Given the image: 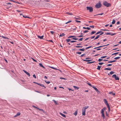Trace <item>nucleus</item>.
I'll list each match as a JSON object with an SVG mask.
<instances>
[{
    "instance_id": "11",
    "label": "nucleus",
    "mask_w": 121,
    "mask_h": 121,
    "mask_svg": "<svg viewBox=\"0 0 121 121\" xmlns=\"http://www.w3.org/2000/svg\"><path fill=\"white\" fill-rule=\"evenodd\" d=\"M92 87L93 88L96 92H99L98 90L96 87H95L94 86H93Z\"/></svg>"
},
{
    "instance_id": "26",
    "label": "nucleus",
    "mask_w": 121,
    "mask_h": 121,
    "mask_svg": "<svg viewBox=\"0 0 121 121\" xmlns=\"http://www.w3.org/2000/svg\"><path fill=\"white\" fill-rule=\"evenodd\" d=\"M115 72L112 71H111L110 73V75H112V74L114 73Z\"/></svg>"
},
{
    "instance_id": "13",
    "label": "nucleus",
    "mask_w": 121,
    "mask_h": 121,
    "mask_svg": "<svg viewBox=\"0 0 121 121\" xmlns=\"http://www.w3.org/2000/svg\"><path fill=\"white\" fill-rule=\"evenodd\" d=\"M38 85H39V86H42L43 87H44L45 88H46V87L43 84H42L39 83L38 84Z\"/></svg>"
},
{
    "instance_id": "6",
    "label": "nucleus",
    "mask_w": 121,
    "mask_h": 121,
    "mask_svg": "<svg viewBox=\"0 0 121 121\" xmlns=\"http://www.w3.org/2000/svg\"><path fill=\"white\" fill-rule=\"evenodd\" d=\"M112 77L113 78H115L116 80H119V78L118 76H117L116 75L114 74L112 76Z\"/></svg>"
},
{
    "instance_id": "45",
    "label": "nucleus",
    "mask_w": 121,
    "mask_h": 121,
    "mask_svg": "<svg viewBox=\"0 0 121 121\" xmlns=\"http://www.w3.org/2000/svg\"><path fill=\"white\" fill-rule=\"evenodd\" d=\"M72 39L74 40H77L78 39L77 38H73L71 39Z\"/></svg>"
},
{
    "instance_id": "47",
    "label": "nucleus",
    "mask_w": 121,
    "mask_h": 121,
    "mask_svg": "<svg viewBox=\"0 0 121 121\" xmlns=\"http://www.w3.org/2000/svg\"><path fill=\"white\" fill-rule=\"evenodd\" d=\"M118 52L116 53H113L112 54V55H116L118 54Z\"/></svg>"
},
{
    "instance_id": "63",
    "label": "nucleus",
    "mask_w": 121,
    "mask_h": 121,
    "mask_svg": "<svg viewBox=\"0 0 121 121\" xmlns=\"http://www.w3.org/2000/svg\"><path fill=\"white\" fill-rule=\"evenodd\" d=\"M101 33L99 35V36L100 35H102V34H104V33L103 32H101Z\"/></svg>"
},
{
    "instance_id": "41",
    "label": "nucleus",
    "mask_w": 121,
    "mask_h": 121,
    "mask_svg": "<svg viewBox=\"0 0 121 121\" xmlns=\"http://www.w3.org/2000/svg\"><path fill=\"white\" fill-rule=\"evenodd\" d=\"M107 57L106 56H102L101 57V58H104L105 57Z\"/></svg>"
},
{
    "instance_id": "27",
    "label": "nucleus",
    "mask_w": 121,
    "mask_h": 121,
    "mask_svg": "<svg viewBox=\"0 0 121 121\" xmlns=\"http://www.w3.org/2000/svg\"><path fill=\"white\" fill-rule=\"evenodd\" d=\"M75 37V36H69L68 37V38H71Z\"/></svg>"
},
{
    "instance_id": "12",
    "label": "nucleus",
    "mask_w": 121,
    "mask_h": 121,
    "mask_svg": "<svg viewBox=\"0 0 121 121\" xmlns=\"http://www.w3.org/2000/svg\"><path fill=\"white\" fill-rule=\"evenodd\" d=\"M109 94L111 95H115V93H113V92H110L109 93Z\"/></svg>"
},
{
    "instance_id": "64",
    "label": "nucleus",
    "mask_w": 121,
    "mask_h": 121,
    "mask_svg": "<svg viewBox=\"0 0 121 121\" xmlns=\"http://www.w3.org/2000/svg\"><path fill=\"white\" fill-rule=\"evenodd\" d=\"M88 31V30H85L83 32V33H86Z\"/></svg>"
},
{
    "instance_id": "3",
    "label": "nucleus",
    "mask_w": 121,
    "mask_h": 121,
    "mask_svg": "<svg viewBox=\"0 0 121 121\" xmlns=\"http://www.w3.org/2000/svg\"><path fill=\"white\" fill-rule=\"evenodd\" d=\"M103 4L105 6L107 7H110L111 5V4H110L108 3L106 1H104L103 2Z\"/></svg>"
},
{
    "instance_id": "59",
    "label": "nucleus",
    "mask_w": 121,
    "mask_h": 121,
    "mask_svg": "<svg viewBox=\"0 0 121 121\" xmlns=\"http://www.w3.org/2000/svg\"><path fill=\"white\" fill-rule=\"evenodd\" d=\"M60 78V79H65V80H66V79L65 78Z\"/></svg>"
},
{
    "instance_id": "57",
    "label": "nucleus",
    "mask_w": 121,
    "mask_h": 121,
    "mask_svg": "<svg viewBox=\"0 0 121 121\" xmlns=\"http://www.w3.org/2000/svg\"><path fill=\"white\" fill-rule=\"evenodd\" d=\"M90 27L92 28H94V26H90Z\"/></svg>"
},
{
    "instance_id": "49",
    "label": "nucleus",
    "mask_w": 121,
    "mask_h": 121,
    "mask_svg": "<svg viewBox=\"0 0 121 121\" xmlns=\"http://www.w3.org/2000/svg\"><path fill=\"white\" fill-rule=\"evenodd\" d=\"M112 65L111 64H108L107 65V66H112Z\"/></svg>"
},
{
    "instance_id": "39",
    "label": "nucleus",
    "mask_w": 121,
    "mask_h": 121,
    "mask_svg": "<svg viewBox=\"0 0 121 121\" xmlns=\"http://www.w3.org/2000/svg\"><path fill=\"white\" fill-rule=\"evenodd\" d=\"M21 114V113L20 112H18L17 114V115L18 116H19Z\"/></svg>"
},
{
    "instance_id": "48",
    "label": "nucleus",
    "mask_w": 121,
    "mask_h": 121,
    "mask_svg": "<svg viewBox=\"0 0 121 121\" xmlns=\"http://www.w3.org/2000/svg\"><path fill=\"white\" fill-rule=\"evenodd\" d=\"M83 39V38H81L78 40L80 41H82V40Z\"/></svg>"
},
{
    "instance_id": "2",
    "label": "nucleus",
    "mask_w": 121,
    "mask_h": 121,
    "mask_svg": "<svg viewBox=\"0 0 121 121\" xmlns=\"http://www.w3.org/2000/svg\"><path fill=\"white\" fill-rule=\"evenodd\" d=\"M104 101L105 103V104L106 105L108 108V110L109 111H110V108L109 105V104H108L107 101L106 100V99H104Z\"/></svg>"
},
{
    "instance_id": "54",
    "label": "nucleus",
    "mask_w": 121,
    "mask_h": 121,
    "mask_svg": "<svg viewBox=\"0 0 121 121\" xmlns=\"http://www.w3.org/2000/svg\"><path fill=\"white\" fill-rule=\"evenodd\" d=\"M45 82L48 84H49L50 83V82L49 81L46 82V81H45Z\"/></svg>"
},
{
    "instance_id": "16",
    "label": "nucleus",
    "mask_w": 121,
    "mask_h": 121,
    "mask_svg": "<svg viewBox=\"0 0 121 121\" xmlns=\"http://www.w3.org/2000/svg\"><path fill=\"white\" fill-rule=\"evenodd\" d=\"M60 114L63 117H65L66 116L65 115L62 113L61 112H60Z\"/></svg>"
},
{
    "instance_id": "56",
    "label": "nucleus",
    "mask_w": 121,
    "mask_h": 121,
    "mask_svg": "<svg viewBox=\"0 0 121 121\" xmlns=\"http://www.w3.org/2000/svg\"><path fill=\"white\" fill-rule=\"evenodd\" d=\"M33 77L35 78H36V76L35 74H34L33 75Z\"/></svg>"
},
{
    "instance_id": "46",
    "label": "nucleus",
    "mask_w": 121,
    "mask_h": 121,
    "mask_svg": "<svg viewBox=\"0 0 121 121\" xmlns=\"http://www.w3.org/2000/svg\"><path fill=\"white\" fill-rule=\"evenodd\" d=\"M33 107H34V108H36V109H39V108H37V107H36L35 106H33Z\"/></svg>"
},
{
    "instance_id": "37",
    "label": "nucleus",
    "mask_w": 121,
    "mask_h": 121,
    "mask_svg": "<svg viewBox=\"0 0 121 121\" xmlns=\"http://www.w3.org/2000/svg\"><path fill=\"white\" fill-rule=\"evenodd\" d=\"M96 32L95 31H92L91 34H95V33H96Z\"/></svg>"
},
{
    "instance_id": "35",
    "label": "nucleus",
    "mask_w": 121,
    "mask_h": 121,
    "mask_svg": "<svg viewBox=\"0 0 121 121\" xmlns=\"http://www.w3.org/2000/svg\"><path fill=\"white\" fill-rule=\"evenodd\" d=\"M73 87L75 89L78 90V88L75 86H73Z\"/></svg>"
},
{
    "instance_id": "51",
    "label": "nucleus",
    "mask_w": 121,
    "mask_h": 121,
    "mask_svg": "<svg viewBox=\"0 0 121 121\" xmlns=\"http://www.w3.org/2000/svg\"><path fill=\"white\" fill-rule=\"evenodd\" d=\"M98 64L99 65H101L103 64L104 63H99Z\"/></svg>"
},
{
    "instance_id": "32",
    "label": "nucleus",
    "mask_w": 121,
    "mask_h": 121,
    "mask_svg": "<svg viewBox=\"0 0 121 121\" xmlns=\"http://www.w3.org/2000/svg\"><path fill=\"white\" fill-rule=\"evenodd\" d=\"M95 62V61H94L93 62H88L87 63V64H91V63H94Z\"/></svg>"
},
{
    "instance_id": "23",
    "label": "nucleus",
    "mask_w": 121,
    "mask_h": 121,
    "mask_svg": "<svg viewBox=\"0 0 121 121\" xmlns=\"http://www.w3.org/2000/svg\"><path fill=\"white\" fill-rule=\"evenodd\" d=\"M115 20L114 19H113V20L112 21V24H114L115 23Z\"/></svg>"
},
{
    "instance_id": "8",
    "label": "nucleus",
    "mask_w": 121,
    "mask_h": 121,
    "mask_svg": "<svg viewBox=\"0 0 121 121\" xmlns=\"http://www.w3.org/2000/svg\"><path fill=\"white\" fill-rule=\"evenodd\" d=\"M106 35H111V36H113V35H115V34H116L115 33L112 34V33H106Z\"/></svg>"
},
{
    "instance_id": "21",
    "label": "nucleus",
    "mask_w": 121,
    "mask_h": 121,
    "mask_svg": "<svg viewBox=\"0 0 121 121\" xmlns=\"http://www.w3.org/2000/svg\"><path fill=\"white\" fill-rule=\"evenodd\" d=\"M52 101L54 102V103L56 105H57L58 104L56 102V101L54 100H53Z\"/></svg>"
},
{
    "instance_id": "30",
    "label": "nucleus",
    "mask_w": 121,
    "mask_h": 121,
    "mask_svg": "<svg viewBox=\"0 0 121 121\" xmlns=\"http://www.w3.org/2000/svg\"><path fill=\"white\" fill-rule=\"evenodd\" d=\"M87 83L88 85H89V86H90L91 87H93V86H92L91 85L90 83Z\"/></svg>"
},
{
    "instance_id": "60",
    "label": "nucleus",
    "mask_w": 121,
    "mask_h": 121,
    "mask_svg": "<svg viewBox=\"0 0 121 121\" xmlns=\"http://www.w3.org/2000/svg\"><path fill=\"white\" fill-rule=\"evenodd\" d=\"M83 36V35H81L79 36H78V37H82Z\"/></svg>"
},
{
    "instance_id": "36",
    "label": "nucleus",
    "mask_w": 121,
    "mask_h": 121,
    "mask_svg": "<svg viewBox=\"0 0 121 121\" xmlns=\"http://www.w3.org/2000/svg\"><path fill=\"white\" fill-rule=\"evenodd\" d=\"M82 46H75V47L76 48H82Z\"/></svg>"
},
{
    "instance_id": "9",
    "label": "nucleus",
    "mask_w": 121,
    "mask_h": 121,
    "mask_svg": "<svg viewBox=\"0 0 121 121\" xmlns=\"http://www.w3.org/2000/svg\"><path fill=\"white\" fill-rule=\"evenodd\" d=\"M109 44H108L106 45H103V46H99V47H96V48H94V49H96V48H99L102 47H104V46H106L108 45H109Z\"/></svg>"
},
{
    "instance_id": "29",
    "label": "nucleus",
    "mask_w": 121,
    "mask_h": 121,
    "mask_svg": "<svg viewBox=\"0 0 121 121\" xmlns=\"http://www.w3.org/2000/svg\"><path fill=\"white\" fill-rule=\"evenodd\" d=\"M66 41H67V42H68L69 41H71V40L70 39H66Z\"/></svg>"
},
{
    "instance_id": "33",
    "label": "nucleus",
    "mask_w": 121,
    "mask_h": 121,
    "mask_svg": "<svg viewBox=\"0 0 121 121\" xmlns=\"http://www.w3.org/2000/svg\"><path fill=\"white\" fill-rule=\"evenodd\" d=\"M120 58V57H115L114 58V59L115 60H117L118 59Z\"/></svg>"
},
{
    "instance_id": "42",
    "label": "nucleus",
    "mask_w": 121,
    "mask_h": 121,
    "mask_svg": "<svg viewBox=\"0 0 121 121\" xmlns=\"http://www.w3.org/2000/svg\"><path fill=\"white\" fill-rule=\"evenodd\" d=\"M2 38H3L4 39H8L7 37L4 36H2Z\"/></svg>"
},
{
    "instance_id": "62",
    "label": "nucleus",
    "mask_w": 121,
    "mask_h": 121,
    "mask_svg": "<svg viewBox=\"0 0 121 121\" xmlns=\"http://www.w3.org/2000/svg\"><path fill=\"white\" fill-rule=\"evenodd\" d=\"M103 14V13H100V14H99L97 15H102Z\"/></svg>"
},
{
    "instance_id": "22",
    "label": "nucleus",
    "mask_w": 121,
    "mask_h": 121,
    "mask_svg": "<svg viewBox=\"0 0 121 121\" xmlns=\"http://www.w3.org/2000/svg\"><path fill=\"white\" fill-rule=\"evenodd\" d=\"M84 61H86V62H89L91 60H83Z\"/></svg>"
},
{
    "instance_id": "44",
    "label": "nucleus",
    "mask_w": 121,
    "mask_h": 121,
    "mask_svg": "<svg viewBox=\"0 0 121 121\" xmlns=\"http://www.w3.org/2000/svg\"><path fill=\"white\" fill-rule=\"evenodd\" d=\"M76 41L74 40H72L70 41V42L71 43L76 42Z\"/></svg>"
},
{
    "instance_id": "17",
    "label": "nucleus",
    "mask_w": 121,
    "mask_h": 121,
    "mask_svg": "<svg viewBox=\"0 0 121 121\" xmlns=\"http://www.w3.org/2000/svg\"><path fill=\"white\" fill-rule=\"evenodd\" d=\"M104 70H111V68H106L104 69Z\"/></svg>"
},
{
    "instance_id": "50",
    "label": "nucleus",
    "mask_w": 121,
    "mask_h": 121,
    "mask_svg": "<svg viewBox=\"0 0 121 121\" xmlns=\"http://www.w3.org/2000/svg\"><path fill=\"white\" fill-rule=\"evenodd\" d=\"M75 21L77 22H81L79 21H78L76 20H75Z\"/></svg>"
},
{
    "instance_id": "31",
    "label": "nucleus",
    "mask_w": 121,
    "mask_h": 121,
    "mask_svg": "<svg viewBox=\"0 0 121 121\" xmlns=\"http://www.w3.org/2000/svg\"><path fill=\"white\" fill-rule=\"evenodd\" d=\"M23 17L25 18H30L29 17H28L26 15H23Z\"/></svg>"
},
{
    "instance_id": "14",
    "label": "nucleus",
    "mask_w": 121,
    "mask_h": 121,
    "mask_svg": "<svg viewBox=\"0 0 121 121\" xmlns=\"http://www.w3.org/2000/svg\"><path fill=\"white\" fill-rule=\"evenodd\" d=\"M43 35H42V36H38V38L41 39H43Z\"/></svg>"
},
{
    "instance_id": "40",
    "label": "nucleus",
    "mask_w": 121,
    "mask_h": 121,
    "mask_svg": "<svg viewBox=\"0 0 121 121\" xmlns=\"http://www.w3.org/2000/svg\"><path fill=\"white\" fill-rule=\"evenodd\" d=\"M91 46H89V47H86V49H87L90 48H91Z\"/></svg>"
},
{
    "instance_id": "4",
    "label": "nucleus",
    "mask_w": 121,
    "mask_h": 121,
    "mask_svg": "<svg viewBox=\"0 0 121 121\" xmlns=\"http://www.w3.org/2000/svg\"><path fill=\"white\" fill-rule=\"evenodd\" d=\"M102 6V4L100 3V2L99 1L98 3L96 4L95 5V7L96 8H99L100 7Z\"/></svg>"
},
{
    "instance_id": "1",
    "label": "nucleus",
    "mask_w": 121,
    "mask_h": 121,
    "mask_svg": "<svg viewBox=\"0 0 121 121\" xmlns=\"http://www.w3.org/2000/svg\"><path fill=\"white\" fill-rule=\"evenodd\" d=\"M89 108L88 106H85V107H83L82 110V115L83 116H85V112L86 111V109Z\"/></svg>"
},
{
    "instance_id": "28",
    "label": "nucleus",
    "mask_w": 121,
    "mask_h": 121,
    "mask_svg": "<svg viewBox=\"0 0 121 121\" xmlns=\"http://www.w3.org/2000/svg\"><path fill=\"white\" fill-rule=\"evenodd\" d=\"M39 65L41 67H42L43 68H44V67L43 66V65L41 63H40L39 64Z\"/></svg>"
},
{
    "instance_id": "20",
    "label": "nucleus",
    "mask_w": 121,
    "mask_h": 121,
    "mask_svg": "<svg viewBox=\"0 0 121 121\" xmlns=\"http://www.w3.org/2000/svg\"><path fill=\"white\" fill-rule=\"evenodd\" d=\"M116 61V60H113V61H108V63H112V62H115Z\"/></svg>"
},
{
    "instance_id": "34",
    "label": "nucleus",
    "mask_w": 121,
    "mask_h": 121,
    "mask_svg": "<svg viewBox=\"0 0 121 121\" xmlns=\"http://www.w3.org/2000/svg\"><path fill=\"white\" fill-rule=\"evenodd\" d=\"M72 22V21L71 20H69L68 22H66L65 23L66 24H67L69 23H70Z\"/></svg>"
},
{
    "instance_id": "55",
    "label": "nucleus",
    "mask_w": 121,
    "mask_h": 121,
    "mask_svg": "<svg viewBox=\"0 0 121 121\" xmlns=\"http://www.w3.org/2000/svg\"><path fill=\"white\" fill-rule=\"evenodd\" d=\"M95 36H93L91 37V39L94 38L95 37Z\"/></svg>"
},
{
    "instance_id": "52",
    "label": "nucleus",
    "mask_w": 121,
    "mask_h": 121,
    "mask_svg": "<svg viewBox=\"0 0 121 121\" xmlns=\"http://www.w3.org/2000/svg\"><path fill=\"white\" fill-rule=\"evenodd\" d=\"M76 53L77 54H81V52H76Z\"/></svg>"
},
{
    "instance_id": "38",
    "label": "nucleus",
    "mask_w": 121,
    "mask_h": 121,
    "mask_svg": "<svg viewBox=\"0 0 121 121\" xmlns=\"http://www.w3.org/2000/svg\"><path fill=\"white\" fill-rule=\"evenodd\" d=\"M101 31H99V32H97L95 34L96 35L98 34H99V33H101Z\"/></svg>"
},
{
    "instance_id": "58",
    "label": "nucleus",
    "mask_w": 121,
    "mask_h": 121,
    "mask_svg": "<svg viewBox=\"0 0 121 121\" xmlns=\"http://www.w3.org/2000/svg\"><path fill=\"white\" fill-rule=\"evenodd\" d=\"M77 114V112H76L74 114V115H76Z\"/></svg>"
},
{
    "instance_id": "53",
    "label": "nucleus",
    "mask_w": 121,
    "mask_h": 121,
    "mask_svg": "<svg viewBox=\"0 0 121 121\" xmlns=\"http://www.w3.org/2000/svg\"><path fill=\"white\" fill-rule=\"evenodd\" d=\"M85 54H82V55H81L80 56L81 57H83L84 56H85Z\"/></svg>"
},
{
    "instance_id": "25",
    "label": "nucleus",
    "mask_w": 121,
    "mask_h": 121,
    "mask_svg": "<svg viewBox=\"0 0 121 121\" xmlns=\"http://www.w3.org/2000/svg\"><path fill=\"white\" fill-rule=\"evenodd\" d=\"M99 35H98L95 38L94 40H95L97 39L99 37Z\"/></svg>"
},
{
    "instance_id": "19",
    "label": "nucleus",
    "mask_w": 121,
    "mask_h": 121,
    "mask_svg": "<svg viewBox=\"0 0 121 121\" xmlns=\"http://www.w3.org/2000/svg\"><path fill=\"white\" fill-rule=\"evenodd\" d=\"M101 66H99V65L98 66V67L97 68V69L99 70H100V68Z\"/></svg>"
},
{
    "instance_id": "61",
    "label": "nucleus",
    "mask_w": 121,
    "mask_h": 121,
    "mask_svg": "<svg viewBox=\"0 0 121 121\" xmlns=\"http://www.w3.org/2000/svg\"><path fill=\"white\" fill-rule=\"evenodd\" d=\"M39 109V110H41V111H43V112H44V111H43V109H39H39Z\"/></svg>"
},
{
    "instance_id": "18",
    "label": "nucleus",
    "mask_w": 121,
    "mask_h": 121,
    "mask_svg": "<svg viewBox=\"0 0 121 121\" xmlns=\"http://www.w3.org/2000/svg\"><path fill=\"white\" fill-rule=\"evenodd\" d=\"M83 28L84 29H87V30H90L91 29L90 28H89V27H83Z\"/></svg>"
},
{
    "instance_id": "5",
    "label": "nucleus",
    "mask_w": 121,
    "mask_h": 121,
    "mask_svg": "<svg viewBox=\"0 0 121 121\" xmlns=\"http://www.w3.org/2000/svg\"><path fill=\"white\" fill-rule=\"evenodd\" d=\"M87 9V10H89V12H92L93 11V8L91 7H86Z\"/></svg>"
},
{
    "instance_id": "15",
    "label": "nucleus",
    "mask_w": 121,
    "mask_h": 121,
    "mask_svg": "<svg viewBox=\"0 0 121 121\" xmlns=\"http://www.w3.org/2000/svg\"><path fill=\"white\" fill-rule=\"evenodd\" d=\"M65 35V34L64 33H62L61 34H60L59 36L60 37H62Z\"/></svg>"
},
{
    "instance_id": "43",
    "label": "nucleus",
    "mask_w": 121,
    "mask_h": 121,
    "mask_svg": "<svg viewBox=\"0 0 121 121\" xmlns=\"http://www.w3.org/2000/svg\"><path fill=\"white\" fill-rule=\"evenodd\" d=\"M103 60V59H98V61L99 62H100Z\"/></svg>"
},
{
    "instance_id": "24",
    "label": "nucleus",
    "mask_w": 121,
    "mask_h": 121,
    "mask_svg": "<svg viewBox=\"0 0 121 121\" xmlns=\"http://www.w3.org/2000/svg\"><path fill=\"white\" fill-rule=\"evenodd\" d=\"M79 50L80 51H84L85 50V49L83 48L82 49H80Z\"/></svg>"
},
{
    "instance_id": "10",
    "label": "nucleus",
    "mask_w": 121,
    "mask_h": 121,
    "mask_svg": "<svg viewBox=\"0 0 121 121\" xmlns=\"http://www.w3.org/2000/svg\"><path fill=\"white\" fill-rule=\"evenodd\" d=\"M23 71L29 76H30V74L28 72H26L25 70H23Z\"/></svg>"
},
{
    "instance_id": "7",
    "label": "nucleus",
    "mask_w": 121,
    "mask_h": 121,
    "mask_svg": "<svg viewBox=\"0 0 121 121\" xmlns=\"http://www.w3.org/2000/svg\"><path fill=\"white\" fill-rule=\"evenodd\" d=\"M104 109V110H105V108H104L103 109H102L101 112V113L102 114V116L103 117V119H104L105 117V116L104 113V110H103Z\"/></svg>"
}]
</instances>
